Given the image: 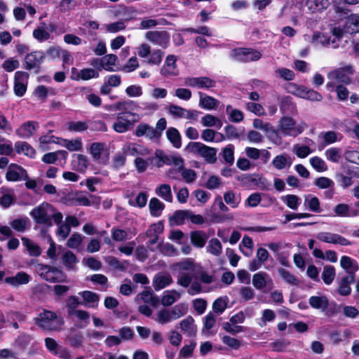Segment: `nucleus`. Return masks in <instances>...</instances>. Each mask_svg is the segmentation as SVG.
I'll list each match as a JSON object with an SVG mask.
<instances>
[{
  "label": "nucleus",
  "mask_w": 359,
  "mask_h": 359,
  "mask_svg": "<svg viewBox=\"0 0 359 359\" xmlns=\"http://www.w3.org/2000/svg\"><path fill=\"white\" fill-rule=\"evenodd\" d=\"M29 215L39 224H50L52 222L60 224L63 219L62 214L48 202H43L34 208Z\"/></svg>",
  "instance_id": "nucleus-1"
},
{
  "label": "nucleus",
  "mask_w": 359,
  "mask_h": 359,
  "mask_svg": "<svg viewBox=\"0 0 359 359\" xmlns=\"http://www.w3.org/2000/svg\"><path fill=\"white\" fill-rule=\"evenodd\" d=\"M353 69L351 65L337 68L327 74L328 81L326 88L330 91H334L337 86L348 85L351 82Z\"/></svg>",
  "instance_id": "nucleus-2"
},
{
  "label": "nucleus",
  "mask_w": 359,
  "mask_h": 359,
  "mask_svg": "<svg viewBox=\"0 0 359 359\" xmlns=\"http://www.w3.org/2000/svg\"><path fill=\"white\" fill-rule=\"evenodd\" d=\"M307 127L304 122H297L288 116H283L279 121L277 133L279 132L283 136L297 137L303 133Z\"/></svg>",
  "instance_id": "nucleus-3"
},
{
  "label": "nucleus",
  "mask_w": 359,
  "mask_h": 359,
  "mask_svg": "<svg viewBox=\"0 0 359 359\" xmlns=\"http://www.w3.org/2000/svg\"><path fill=\"white\" fill-rule=\"evenodd\" d=\"M57 316L55 312L47 309H43V311L39 314V316L34 318L35 324L42 330L50 331H56L60 329V326L64 323L61 319L57 326H53V322L57 320Z\"/></svg>",
  "instance_id": "nucleus-4"
},
{
  "label": "nucleus",
  "mask_w": 359,
  "mask_h": 359,
  "mask_svg": "<svg viewBox=\"0 0 359 359\" xmlns=\"http://www.w3.org/2000/svg\"><path fill=\"white\" fill-rule=\"evenodd\" d=\"M188 149L194 154L203 158L208 163H214L217 160V149L199 142H190Z\"/></svg>",
  "instance_id": "nucleus-5"
},
{
  "label": "nucleus",
  "mask_w": 359,
  "mask_h": 359,
  "mask_svg": "<svg viewBox=\"0 0 359 359\" xmlns=\"http://www.w3.org/2000/svg\"><path fill=\"white\" fill-rule=\"evenodd\" d=\"M169 221L171 224H184L190 222L194 224H201L204 222L201 215H194L190 210H177L169 217Z\"/></svg>",
  "instance_id": "nucleus-6"
},
{
  "label": "nucleus",
  "mask_w": 359,
  "mask_h": 359,
  "mask_svg": "<svg viewBox=\"0 0 359 359\" xmlns=\"http://www.w3.org/2000/svg\"><path fill=\"white\" fill-rule=\"evenodd\" d=\"M137 55L142 58L148 57L146 62L149 65H159L164 53L160 49H154L151 51L150 46L143 43L137 48Z\"/></svg>",
  "instance_id": "nucleus-7"
},
{
  "label": "nucleus",
  "mask_w": 359,
  "mask_h": 359,
  "mask_svg": "<svg viewBox=\"0 0 359 359\" xmlns=\"http://www.w3.org/2000/svg\"><path fill=\"white\" fill-rule=\"evenodd\" d=\"M184 85L191 88L211 90L216 86V81L208 76L187 77L184 79Z\"/></svg>",
  "instance_id": "nucleus-8"
},
{
  "label": "nucleus",
  "mask_w": 359,
  "mask_h": 359,
  "mask_svg": "<svg viewBox=\"0 0 359 359\" xmlns=\"http://www.w3.org/2000/svg\"><path fill=\"white\" fill-rule=\"evenodd\" d=\"M40 276L50 283L62 282L65 278L62 271L48 265H42L40 268Z\"/></svg>",
  "instance_id": "nucleus-9"
},
{
  "label": "nucleus",
  "mask_w": 359,
  "mask_h": 359,
  "mask_svg": "<svg viewBox=\"0 0 359 359\" xmlns=\"http://www.w3.org/2000/svg\"><path fill=\"white\" fill-rule=\"evenodd\" d=\"M145 38L154 45L166 48L170 44V34L166 31H149Z\"/></svg>",
  "instance_id": "nucleus-10"
},
{
  "label": "nucleus",
  "mask_w": 359,
  "mask_h": 359,
  "mask_svg": "<svg viewBox=\"0 0 359 359\" xmlns=\"http://www.w3.org/2000/svg\"><path fill=\"white\" fill-rule=\"evenodd\" d=\"M252 125L255 128L264 131L276 144L280 145L282 143L281 137L277 135L276 130L271 123L255 118Z\"/></svg>",
  "instance_id": "nucleus-11"
},
{
  "label": "nucleus",
  "mask_w": 359,
  "mask_h": 359,
  "mask_svg": "<svg viewBox=\"0 0 359 359\" xmlns=\"http://www.w3.org/2000/svg\"><path fill=\"white\" fill-rule=\"evenodd\" d=\"M28 78L29 74L25 72L18 71L15 73L14 93L15 95L22 97L26 93Z\"/></svg>",
  "instance_id": "nucleus-12"
},
{
  "label": "nucleus",
  "mask_w": 359,
  "mask_h": 359,
  "mask_svg": "<svg viewBox=\"0 0 359 359\" xmlns=\"http://www.w3.org/2000/svg\"><path fill=\"white\" fill-rule=\"evenodd\" d=\"M168 111L174 118L195 120L198 116V112L196 111L189 110L175 104H170Z\"/></svg>",
  "instance_id": "nucleus-13"
},
{
  "label": "nucleus",
  "mask_w": 359,
  "mask_h": 359,
  "mask_svg": "<svg viewBox=\"0 0 359 359\" xmlns=\"http://www.w3.org/2000/svg\"><path fill=\"white\" fill-rule=\"evenodd\" d=\"M317 238L327 243L339 244L343 246L351 245L352 244L351 241L344 237L330 232H320L317 235Z\"/></svg>",
  "instance_id": "nucleus-14"
},
{
  "label": "nucleus",
  "mask_w": 359,
  "mask_h": 359,
  "mask_svg": "<svg viewBox=\"0 0 359 359\" xmlns=\"http://www.w3.org/2000/svg\"><path fill=\"white\" fill-rule=\"evenodd\" d=\"M26 174L27 170L22 166L11 163L8 166L5 177L8 182H18L26 177Z\"/></svg>",
  "instance_id": "nucleus-15"
},
{
  "label": "nucleus",
  "mask_w": 359,
  "mask_h": 359,
  "mask_svg": "<svg viewBox=\"0 0 359 359\" xmlns=\"http://www.w3.org/2000/svg\"><path fill=\"white\" fill-rule=\"evenodd\" d=\"M177 57L175 55H168L161 69V74L165 76H177L179 70L177 66Z\"/></svg>",
  "instance_id": "nucleus-16"
},
{
  "label": "nucleus",
  "mask_w": 359,
  "mask_h": 359,
  "mask_svg": "<svg viewBox=\"0 0 359 359\" xmlns=\"http://www.w3.org/2000/svg\"><path fill=\"white\" fill-rule=\"evenodd\" d=\"M122 151L124 155L133 156H146L150 154L147 147L133 142L125 144L122 147Z\"/></svg>",
  "instance_id": "nucleus-17"
},
{
  "label": "nucleus",
  "mask_w": 359,
  "mask_h": 359,
  "mask_svg": "<svg viewBox=\"0 0 359 359\" xmlns=\"http://www.w3.org/2000/svg\"><path fill=\"white\" fill-rule=\"evenodd\" d=\"M38 128L39 124L36 122L29 121L22 123L15 133L20 138L28 139L34 134Z\"/></svg>",
  "instance_id": "nucleus-18"
},
{
  "label": "nucleus",
  "mask_w": 359,
  "mask_h": 359,
  "mask_svg": "<svg viewBox=\"0 0 359 359\" xmlns=\"http://www.w3.org/2000/svg\"><path fill=\"white\" fill-rule=\"evenodd\" d=\"M0 205L4 208H8L15 204V194L13 189L1 187L0 188Z\"/></svg>",
  "instance_id": "nucleus-19"
},
{
  "label": "nucleus",
  "mask_w": 359,
  "mask_h": 359,
  "mask_svg": "<svg viewBox=\"0 0 359 359\" xmlns=\"http://www.w3.org/2000/svg\"><path fill=\"white\" fill-rule=\"evenodd\" d=\"M31 276L25 271H20L14 276L6 277L4 279V283L11 285L13 287H17L20 285H25L29 283Z\"/></svg>",
  "instance_id": "nucleus-20"
},
{
  "label": "nucleus",
  "mask_w": 359,
  "mask_h": 359,
  "mask_svg": "<svg viewBox=\"0 0 359 359\" xmlns=\"http://www.w3.org/2000/svg\"><path fill=\"white\" fill-rule=\"evenodd\" d=\"M154 128L147 123H140L136 127L135 135L137 137L145 136L150 140L158 139L159 133Z\"/></svg>",
  "instance_id": "nucleus-21"
},
{
  "label": "nucleus",
  "mask_w": 359,
  "mask_h": 359,
  "mask_svg": "<svg viewBox=\"0 0 359 359\" xmlns=\"http://www.w3.org/2000/svg\"><path fill=\"white\" fill-rule=\"evenodd\" d=\"M44 57L41 51H34L27 54L25 58V68L28 70L38 67Z\"/></svg>",
  "instance_id": "nucleus-22"
},
{
  "label": "nucleus",
  "mask_w": 359,
  "mask_h": 359,
  "mask_svg": "<svg viewBox=\"0 0 359 359\" xmlns=\"http://www.w3.org/2000/svg\"><path fill=\"white\" fill-rule=\"evenodd\" d=\"M280 110L285 116L295 115L297 114L296 104L289 96L283 97L280 99Z\"/></svg>",
  "instance_id": "nucleus-23"
},
{
  "label": "nucleus",
  "mask_w": 359,
  "mask_h": 359,
  "mask_svg": "<svg viewBox=\"0 0 359 359\" xmlns=\"http://www.w3.org/2000/svg\"><path fill=\"white\" fill-rule=\"evenodd\" d=\"M14 149L18 154H23L31 158H35L36 150L26 142H16L14 145Z\"/></svg>",
  "instance_id": "nucleus-24"
},
{
  "label": "nucleus",
  "mask_w": 359,
  "mask_h": 359,
  "mask_svg": "<svg viewBox=\"0 0 359 359\" xmlns=\"http://www.w3.org/2000/svg\"><path fill=\"white\" fill-rule=\"evenodd\" d=\"M355 281V275L344 276L339 283L337 292L341 296H348L351 293L350 285Z\"/></svg>",
  "instance_id": "nucleus-25"
},
{
  "label": "nucleus",
  "mask_w": 359,
  "mask_h": 359,
  "mask_svg": "<svg viewBox=\"0 0 359 359\" xmlns=\"http://www.w3.org/2000/svg\"><path fill=\"white\" fill-rule=\"evenodd\" d=\"M292 163V158L286 154L278 155L272 161V165L277 170L289 168Z\"/></svg>",
  "instance_id": "nucleus-26"
},
{
  "label": "nucleus",
  "mask_w": 359,
  "mask_h": 359,
  "mask_svg": "<svg viewBox=\"0 0 359 359\" xmlns=\"http://www.w3.org/2000/svg\"><path fill=\"white\" fill-rule=\"evenodd\" d=\"M304 207L313 212L319 213L322 211L320 203L318 197L313 194L304 196Z\"/></svg>",
  "instance_id": "nucleus-27"
},
{
  "label": "nucleus",
  "mask_w": 359,
  "mask_h": 359,
  "mask_svg": "<svg viewBox=\"0 0 359 359\" xmlns=\"http://www.w3.org/2000/svg\"><path fill=\"white\" fill-rule=\"evenodd\" d=\"M199 106L207 110H212L216 109L219 102L213 97L206 95L204 93H199Z\"/></svg>",
  "instance_id": "nucleus-28"
},
{
  "label": "nucleus",
  "mask_w": 359,
  "mask_h": 359,
  "mask_svg": "<svg viewBox=\"0 0 359 359\" xmlns=\"http://www.w3.org/2000/svg\"><path fill=\"white\" fill-rule=\"evenodd\" d=\"M191 244L198 248H203L208 239V236L203 231H194L190 233Z\"/></svg>",
  "instance_id": "nucleus-29"
},
{
  "label": "nucleus",
  "mask_w": 359,
  "mask_h": 359,
  "mask_svg": "<svg viewBox=\"0 0 359 359\" xmlns=\"http://www.w3.org/2000/svg\"><path fill=\"white\" fill-rule=\"evenodd\" d=\"M344 32L349 34L359 32V15L352 14L346 18L344 25Z\"/></svg>",
  "instance_id": "nucleus-30"
},
{
  "label": "nucleus",
  "mask_w": 359,
  "mask_h": 359,
  "mask_svg": "<svg viewBox=\"0 0 359 359\" xmlns=\"http://www.w3.org/2000/svg\"><path fill=\"white\" fill-rule=\"evenodd\" d=\"M170 275L156 274L153 279V287L156 291L161 290L172 283Z\"/></svg>",
  "instance_id": "nucleus-31"
},
{
  "label": "nucleus",
  "mask_w": 359,
  "mask_h": 359,
  "mask_svg": "<svg viewBox=\"0 0 359 359\" xmlns=\"http://www.w3.org/2000/svg\"><path fill=\"white\" fill-rule=\"evenodd\" d=\"M340 265L347 271L348 276L355 275V272L358 270L356 261L346 255L341 257Z\"/></svg>",
  "instance_id": "nucleus-32"
},
{
  "label": "nucleus",
  "mask_w": 359,
  "mask_h": 359,
  "mask_svg": "<svg viewBox=\"0 0 359 359\" xmlns=\"http://www.w3.org/2000/svg\"><path fill=\"white\" fill-rule=\"evenodd\" d=\"M33 36L39 42H43L48 40L50 38V34L48 31L47 25L45 22H41L33 31Z\"/></svg>",
  "instance_id": "nucleus-33"
},
{
  "label": "nucleus",
  "mask_w": 359,
  "mask_h": 359,
  "mask_svg": "<svg viewBox=\"0 0 359 359\" xmlns=\"http://www.w3.org/2000/svg\"><path fill=\"white\" fill-rule=\"evenodd\" d=\"M156 194L167 202L172 201V194L171 187L168 184H162L155 189Z\"/></svg>",
  "instance_id": "nucleus-34"
},
{
  "label": "nucleus",
  "mask_w": 359,
  "mask_h": 359,
  "mask_svg": "<svg viewBox=\"0 0 359 359\" xmlns=\"http://www.w3.org/2000/svg\"><path fill=\"white\" fill-rule=\"evenodd\" d=\"M165 205L157 198H152L149 203V212L151 216L158 217L161 216Z\"/></svg>",
  "instance_id": "nucleus-35"
},
{
  "label": "nucleus",
  "mask_w": 359,
  "mask_h": 359,
  "mask_svg": "<svg viewBox=\"0 0 359 359\" xmlns=\"http://www.w3.org/2000/svg\"><path fill=\"white\" fill-rule=\"evenodd\" d=\"M59 144L70 151H79L82 149V142L81 138L75 140L61 139Z\"/></svg>",
  "instance_id": "nucleus-36"
},
{
  "label": "nucleus",
  "mask_w": 359,
  "mask_h": 359,
  "mask_svg": "<svg viewBox=\"0 0 359 359\" xmlns=\"http://www.w3.org/2000/svg\"><path fill=\"white\" fill-rule=\"evenodd\" d=\"M72 166L76 171L84 172L88 168L86 156L82 154L74 155V159L72 161Z\"/></svg>",
  "instance_id": "nucleus-37"
},
{
  "label": "nucleus",
  "mask_w": 359,
  "mask_h": 359,
  "mask_svg": "<svg viewBox=\"0 0 359 359\" xmlns=\"http://www.w3.org/2000/svg\"><path fill=\"white\" fill-rule=\"evenodd\" d=\"M80 296L82 297L83 299V302H82V305L86 306V307H94V306H90L88 304H95L97 303L100 299V296L97 293L89 291V290H84L82 292H80L79 293Z\"/></svg>",
  "instance_id": "nucleus-38"
},
{
  "label": "nucleus",
  "mask_w": 359,
  "mask_h": 359,
  "mask_svg": "<svg viewBox=\"0 0 359 359\" xmlns=\"http://www.w3.org/2000/svg\"><path fill=\"white\" fill-rule=\"evenodd\" d=\"M201 123L204 127H215L220 129L223 125L222 121L212 114H206L201 118Z\"/></svg>",
  "instance_id": "nucleus-39"
},
{
  "label": "nucleus",
  "mask_w": 359,
  "mask_h": 359,
  "mask_svg": "<svg viewBox=\"0 0 359 359\" xmlns=\"http://www.w3.org/2000/svg\"><path fill=\"white\" fill-rule=\"evenodd\" d=\"M306 5L312 12H320L328 7L329 1L328 0H307Z\"/></svg>",
  "instance_id": "nucleus-40"
},
{
  "label": "nucleus",
  "mask_w": 359,
  "mask_h": 359,
  "mask_svg": "<svg viewBox=\"0 0 359 359\" xmlns=\"http://www.w3.org/2000/svg\"><path fill=\"white\" fill-rule=\"evenodd\" d=\"M132 126L131 123L126 119H124L121 114H118L117 119L113 124V129L119 133L126 132Z\"/></svg>",
  "instance_id": "nucleus-41"
},
{
  "label": "nucleus",
  "mask_w": 359,
  "mask_h": 359,
  "mask_svg": "<svg viewBox=\"0 0 359 359\" xmlns=\"http://www.w3.org/2000/svg\"><path fill=\"white\" fill-rule=\"evenodd\" d=\"M310 306L316 309H325L328 306V299L325 296H311L309 299Z\"/></svg>",
  "instance_id": "nucleus-42"
},
{
  "label": "nucleus",
  "mask_w": 359,
  "mask_h": 359,
  "mask_svg": "<svg viewBox=\"0 0 359 359\" xmlns=\"http://www.w3.org/2000/svg\"><path fill=\"white\" fill-rule=\"evenodd\" d=\"M22 244L26 247L30 256L38 257L41 254L40 247L28 238H22Z\"/></svg>",
  "instance_id": "nucleus-43"
},
{
  "label": "nucleus",
  "mask_w": 359,
  "mask_h": 359,
  "mask_svg": "<svg viewBox=\"0 0 359 359\" xmlns=\"http://www.w3.org/2000/svg\"><path fill=\"white\" fill-rule=\"evenodd\" d=\"M104 149V144L94 142L90 145V154L95 161L99 163H105V161L101 159V154Z\"/></svg>",
  "instance_id": "nucleus-44"
},
{
  "label": "nucleus",
  "mask_w": 359,
  "mask_h": 359,
  "mask_svg": "<svg viewBox=\"0 0 359 359\" xmlns=\"http://www.w3.org/2000/svg\"><path fill=\"white\" fill-rule=\"evenodd\" d=\"M269 275L266 272H258L252 276V285L257 290H262L266 286V278Z\"/></svg>",
  "instance_id": "nucleus-45"
},
{
  "label": "nucleus",
  "mask_w": 359,
  "mask_h": 359,
  "mask_svg": "<svg viewBox=\"0 0 359 359\" xmlns=\"http://www.w3.org/2000/svg\"><path fill=\"white\" fill-rule=\"evenodd\" d=\"M166 135L170 142L175 148H180L182 146L181 135L179 131L175 128H170L166 131Z\"/></svg>",
  "instance_id": "nucleus-46"
},
{
  "label": "nucleus",
  "mask_w": 359,
  "mask_h": 359,
  "mask_svg": "<svg viewBox=\"0 0 359 359\" xmlns=\"http://www.w3.org/2000/svg\"><path fill=\"white\" fill-rule=\"evenodd\" d=\"M226 113L229 115V121L233 123H240L244 118L243 113L241 110L233 109L231 105L226 106Z\"/></svg>",
  "instance_id": "nucleus-47"
},
{
  "label": "nucleus",
  "mask_w": 359,
  "mask_h": 359,
  "mask_svg": "<svg viewBox=\"0 0 359 359\" xmlns=\"http://www.w3.org/2000/svg\"><path fill=\"white\" fill-rule=\"evenodd\" d=\"M336 276L335 269L333 266L326 265L323 268L322 279L325 284L330 285Z\"/></svg>",
  "instance_id": "nucleus-48"
},
{
  "label": "nucleus",
  "mask_w": 359,
  "mask_h": 359,
  "mask_svg": "<svg viewBox=\"0 0 359 359\" xmlns=\"http://www.w3.org/2000/svg\"><path fill=\"white\" fill-rule=\"evenodd\" d=\"M167 23V20L163 18H161L159 20L153 18H144L140 22V27L143 29H147L159 25H166Z\"/></svg>",
  "instance_id": "nucleus-49"
},
{
  "label": "nucleus",
  "mask_w": 359,
  "mask_h": 359,
  "mask_svg": "<svg viewBox=\"0 0 359 359\" xmlns=\"http://www.w3.org/2000/svg\"><path fill=\"white\" fill-rule=\"evenodd\" d=\"M67 130L74 133H82L88 128L86 121H69L67 123Z\"/></svg>",
  "instance_id": "nucleus-50"
},
{
  "label": "nucleus",
  "mask_w": 359,
  "mask_h": 359,
  "mask_svg": "<svg viewBox=\"0 0 359 359\" xmlns=\"http://www.w3.org/2000/svg\"><path fill=\"white\" fill-rule=\"evenodd\" d=\"M282 201L286 204V205L292 210H297L301 204V198L293 194H288L281 198Z\"/></svg>",
  "instance_id": "nucleus-51"
},
{
  "label": "nucleus",
  "mask_w": 359,
  "mask_h": 359,
  "mask_svg": "<svg viewBox=\"0 0 359 359\" xmlns=\"http://www.w3.org/2000/svg\"><path fill=\"white\" fill-rule=\"evenodd\" d=\"M67 339L71 346L79 348L82 346L83 337L81 332L74 330L71 332Z\"/></svg>",
  "instance_id": "nucleus-52"
},
{
  "label": "nucleus",
  "mask_w": 359,
  "mask_h": 359,
  "mask_svg": "<svg viewBox=\"0 0 359 359\" xmlns=\"http://www.w3.org/2000/svg\"><path fill=\"white\" fill-rule=\"evenodd\" d=\"M106 262L111 267L114 268L116 270H120L121 271H124L126 270L127 266L129 264L128 261H124V262H120L116 257L113 256H109L107 257Z\"/></svg>",
  "instance_id": "nucleus-53"
},
{
  "label": "nucleus",
  "mask_w": 359,
  "mask_h": 359,
  "mask_svg": "<svg viewBox=\"0 0 359 359\" xmlns=\"http://www.w3.org/2000/svg\"><path fill=\"white\" fill-rule=\"evenodd\" d=\"M326 158L333 163H338L341 158V150L337 147H331L325 152Z\"/></svg>",
  "instance_id": "nucleus-54"
},
{
  "label": "nucleus",
  "mask_w": 359,
  "mask_h": 359,
  "mask_svg": "<svg viewBox=\"0 0 359 359\" xmlns=\"http://www.w3.org/2000/svg\"><path fill=\"white\" fill-rule=\"evenodd\" d=\"M98 76L99 73L95 69L91 68H86L81 69L78 73L77 76L74 78V79L89 80L90 79L97 78Z\"/></svg>",
  "instance_id": "nucleus-55"
},
{
  "label": "nucleus",
  "mask_w": 359,
  "mask_h": 359,
  "mask_svg": "<svg viewBox=\"0 0 359 359\" xmlns=\"http://www.w3.org/2000/svg\"><path fill=\"white\" fill-rule=\"evenodd\" d=\"M117 60V56L114 54H108L102 57V68L109 72H113L114 66Z\"/></svg>",
  "instance_id": "nucleus-56"
},
{
  "label": "nucleus",
  "mask_w": 359,
  "mask_h": 359,
  "mask_svg": "<svg viewBox=\"0 0 359 359\" xmlns=\"http://www.w3.org/2000/svg\"><path fill=\"white\" fill-rule=\"evenodd\" d=\"M311 41L316 45L330 47V36L320 33H315L311 38Z\"/></svg>",
  "instance_id": "nucleus-57"
},
{
  "label": "nucleus",
  "mask_w": 359,
  "mask_h": 359,
  "mask_svg": "<svg viewBox=\"0 0 359 359\" xmlns=\"http://www.w3.org/2000/svg\"><path fill=\"white\" fill-rule=\"evenodd\" d=\"M278 273L280 274V276L283 278V279L285 282H287L292 285H297L299 284L298 278L294 274L291 273L287 270H286L283 268H280V269H278Z\"/></svg>",
  "instance_id": "nucleus-58"
},
{
  "label": "nucleus",
  "mask_w": 359,
  "mask_h": 359,
  "mask_svg": "<svg viewBox=\"0 0 359 359\" xmlns=\"http://www.w3.org/2000/svg\"><path fill=\"white\" fill-rule=\"evenodd\" d=\"M311 166L316 171L322 172L327 170V165L325 161L318 156H314L309 160Z\"/></svg>",
  "instance_id": "nucleus-59"
},
{
  "label": "nucleus",
  "mask_w": 359,
  "mask_h": 359,
  "mask_svg": "<svg viewBox=\"0 0 359 359\" xmlns=\"http://www.w3.org/2000/svg\"><path fill=\"white\" fill-rule=\"evenodd\" d=\"M82 305V302H80L79 298L76 296L71 295L67 299L66 306L67 308L68 315H73V312H74L76 309L80 305Z\"/></svg>",
  "instance_id": "nucleus-60"
},
{
  "label": "nucleus",
  "mask_w": 359,
  "mask_h": 359,
  "mask_svg": "<svg viewBox=\"0 0 359 359\" xmlns=\"http://www.w3.org/2000/svg\"><path fill=\"white\" fill-rule=\"evenodd\" d=\"M222 247L217 238H212L209 241L208 251L213 255L218 256L222 253Z\"/></svg>",
  "instance_id": "nucleus-61"
},
{
  "label": "nucleus",
  "mask_w": 359,
  "mask_h": 359,
  "mask_svg": "<svg viewBox=\"0 0 359 359\" xmlns=\"http://www.w3.org/2000/svg\"><path fill=\"white\" fill-rule=\"evenodd\" d=\"M148 199V195L144 192L139 193L135 199H130L129 203L131 205L143 208L146 205Z\"/></svg>",
  "instance_id": "nucleus-62"
},
{
  "label": "nucleus",
  "mask_w": 359,
  "mask_h": 359,
  "mask_svg": "<svg viewBox=\"0 0 359 359\" xmlns=\"http://www.w3.org/2000/svg\"><path fill=\"white\" fill-rule=\"evenodd\" d=\"M246 49V48H238L232 50L230 53L231 58L237 62H245Z\"/></svg>",
  "instance_id": "nucleus-63"
},
{
  "label": "nucleus",
  "mask_w": 359,
  "mask_h": 359,
  "mask_svg": "<svg viewBox=\"0 0 359 359\" xmlns=\"http://www.w3.org/2000/svg\"><path fill=\"white\" fill-rule=\"evenodd\" d=\"M170 292V294H164L161 298V304L164 306H171L180 297V294L176 290H173Z\"/></svg>",
  "instance_id": "nucleus-64"
}]
</instances>
